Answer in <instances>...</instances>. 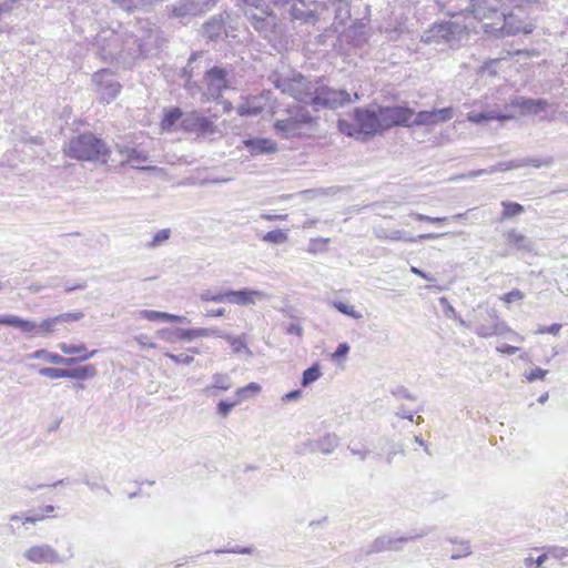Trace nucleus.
Wrapping results in <instances>:
<instances>
[{
  "instance_id": "bf43d9fd",
  "label": "nucleus",
  "mask_w": 568,
  "mask_h": 568,
  "mask_svg": "<svg viewBox=\"0 0 568 568\" xmlns=\"http://www.w3.org/2000/svg\"><path fill=\"white\" fill-rule=\"evenodd\" d=\"M193 334H194V339L197 337H210V336L223 338V336L225 335V333H223L219 328H206V327L193 328Z\"/></svg>"
},
{
  "instance_id": "a878e982",
  "label": "nucleus",
  "mask_w": 568,
  "mask_h": 568,
  "mask_svg": "<svg viewBox=\"0 0 568 568\" xmlns=\"http://www.w3.org/2000/svg\"><path fill=\"white\" fill-rule=\"evenodd\" d=\"M158 334L162 339L169 343L191 342L194 339L193 328H162Z\"/></svg>"
},
{
  "instance_id": "9b49d317",
  "label": "nucleus",
  "mask_w": 568,
  "mask_h": 568,
  "mask_svg": "<svg viewBox=\"0 0 568 568\" xmlns=\"http://www.w3.org/2000/svg\"><path fill=\"white\" fill-rule=\"evenodd\" d=\"M310 81V79L297 72L293 73L292 77L275 73L272 78L276 89L303 103L306 101Z\"/></svg>"
},
{
  "instance_id": "c9c22d12",
  "label": "nucleus",
  "mask_w": 568,
  "mask_h": 568,
  "mask_svg": "<svg viewBox=\"0 0 568 568\" xmlns=\"http://www.w3.org/2000/svg\"><path fill=\"white\" fill-rule=\"evenodd\" d=\"M322 376L321 367L318 363L313 364L308 368H306L301 378V385L303 387H307L314 382H316Z\"/></svg>"
},
{
  "instance_id": "39448f33",
  "label": "nucleus",
  "mask_w": 568,
  "mask_h": 568,
  "mask_svg": "<svg viewBox=\"0 0 568 568\" xmlns=\"http://www.w3.org/2000/svg\"><path fill=\"white\" fill-rule=\"evenodd\" d=\"M274 9L280 11L283 19L291 22L300 21L303 24L315 26L318 14L315 8L317 0H268Z\"/></svg>"
},
{
  "instance_id": "864d4df0",
  "label": "nucleus",
  "mask_w": 568,
  "mask_h": 568,
  "mask_svg": "<svg viewBox=\"0 0 568 568\" xmlns=\"http://www.w3.org/2000/svg\"><path fill=\"white\" fill-rule=\"evenodd\" d=\"M140 317L150 322H168V313L153 310L140 311Z\"/></svg>"
},
{
  "instance_id": "c756f323",
  "label": "nucleus",
  "mask_w": 568,
  "mask_h": 568,
  "mask_svg": "<svg viewBox=\"0 0 568 568\" xmlns=\"http://www.w3.org/2000/svg\"><path fill=\"white\" fill-rule=\"evenodd\" d=\"M274 130L284 139H290L298 134L300 128L293 116L274 122Z\"/></svg>"
},
{
  "instance_id": "f8f14e48",
  "label": "nucleus",
  "mask_w": 568,
  "mask_h": 568,
  "mask_svg": "<svg viewBox=\"0 0 568 568\" xmlns=\"http://www.w3.org/2000/svg\"><path fill=\"white\" fill-rule=\"evenodd\" d=\"M252 28L265 40L273 41L278 37L280 33V18L270 9L265 13H252L248 16Z\"/></svg>"
},
{
  "instance_id": "f704fd0d",
  "label": "nucleus",
  "mask_w": 568,
  "mask_h": 568,
  "mask_svg": "<svg viewBox=\"0 0 568 568\" xmlns=\"http://www.w3.org/2000/svg\"><path fill=\"white\" fill-rule=\"evenodd\" d=\"M223 339L231 345L234 353L240 354L244 352L246 354H251L244 335L233 336L231 334H225Z\"/></svg>"
},
{
  "instance_id": "aec40b11",
  "label": "nucleus",
  "mask_w": 568,
  "mask_h": 568,
  "mask_svg": "<svg viewBox=\"0 0 568 568\" xmlns=\"http://www.w3.org/2000/svg\"><path fill=\"white\" fill-rule=\"evenodd\" d=\"M510 106L517 108L520 110L521 114H539L549 106V103L546 99L542 98H527L521 95H516L510 99Z\"/></svg>"
},
{
  "instance_id": "b1692460",
  "label": "nucleus",
  "mask_w": 568,
  "mask_h": 568,
  "mask_svg": "<svg viewBox=\"0 0 568 568\" xmlns=\"http://www.w3.org/2000/svg\"><path fill=\"white\" fill-rule=\"evenodd\" d=\"M506 243L511 250L521 253H535V242L517 230H509L505 234Z\"/></svg>"
},
{
  "instance_id": "5701e85b",
  "label": "nucleus",
  "mask_w": 568,
  "mask_h": 568,
  "mask_svg": "<svg viewBox=\"0 0 568 568\" xmlns=\"http://www.w3.org/2000/svg\"><path fill=\"white\" fill-rule=\"evenodd\" d=\"M339 438L336 434L327 433L323 437L304 443L305 448L310 453L320 452L324 455H329L338 446Z\"/></svg>"
},
{
  "instance_id": "69168bd1",
  "label": "nucleus",
  "mask_w": 568,
  "mask_h": 568,
  "mask_svg": "<svg viewBox=\"0 0 568 568\" xmlns=\"http://www.w3.org/2000/svg\"><path fill=\"white\" fill-rule=\"evenodd\" d=\"M57 325H58V322L54 316V317L43 320L39 325L37 324L36 329L38 328L39 333L48 335L54 331Z\"/></svg>"
},
{
  "instance_id": "e433bc0d",
  "label": "nucleus",
  "mask_w": 568,
  "mask_h": 568,
  "mask_svg": "<svg viewBox=\"0 0 568 568\" xmlns=\"http://www.w3.org/2000/svg\"><path fill=\"white\" fill-rule=\"evenodd\" d=\"M447 540L458 546V548L453 552L450 557L453 560L465 558L471 555V549L468 540H458L457 538L453 537H449Z\"/></svg>"
},
{
  "instance_id": "412c9836",
  "label": "nucleus",
  "mask_w": 568,
  "mask_h": 568,
  "mask_svg": "<svg viewBox=\"0 0 568 568\" xmlns=\"http://www.w3.org/2000/svg\"><path fill=\"white\" fill-rule=\"evenodd\" d=\"M400 109H404L405 114V123L398 124V128H416V126H433L434 120L430 110H423L419 112H415V110L407 104H399Z\"/></svg>"
},
{
  "instance_id": "f3484780",
  "label": "nucleus",
  "mask_w": 568,
  "mask_h": 568,
  "mask_svg": "<svg viewBox=\"0 0 568 568\" xmlns=\"http://www.w3.org/2000/svg\"><path fill=\"white\" fill-rule=\"evenodd\" d=\"M23 557L33 564H62L65 558L49 544L36 545L23 552Z\"/></svg>"
},
{
  "instance_id": "a19ab883",
  "label": "nucleus",
  "mask_w": 568,
  "mask_h": 568,
  "mask_svg": "<svg viewBox=\"0 0 568 568\" xmlns=\"http://www.w3.org/2000/svg\"><path fill=\"white\" fill-rule=\"evenodd\" d=\"M213 384L207 387V390L220 389L229 390L232 387L231 378L227 374L216 373L212 376Z\"/></svg>"
},
{
  "instance_id": "0eeeda50",
  "label": "nucleus",
  "mask_w": 568,
  "mask_h": 568,
  "mask_svg": "<svg viewBox=\"0 0 568 568\" xmlns=\"http://www.w3.org/2000/svg\"><path fill=\"white\" fill-rule=\"evenodd\" d=\"M217 2L219 0H175L165 7V11L170 19L186 26L193 18L207 13Z\"/></svg>"
},
{
  "instance_id": "3c124183",
  "label": "nucleus",
  "mask_w": 568,
  "mask_h": 568,
  "mask_svg": "<svg viewBox=\"0 0 568 568\" xmlns=\"http://www.w3.org/2000/svg\"><path fill=\"white\" fill-rule=\"evenodd\" d=\"M121 154L125 156L128 162H145L148 160V154L145 152L139 151L134 148H125L121 151Z\"/></svg>"
},
{
  "instance_id": "1a4fd4ad",
  "label": "nucleus",
  "mask_w": 568,
  "mask_h": 568,
  "mask_svg": "<svg viewBox=\"0 0 568 568\" xmlns=\"http://www.w3.org/2000/svg\"><path fill=\"white\" fill-rule=\"evenodd\" d=\"M148 43L144 42L143 26H134L131 31L122 32V57L124 64H131L140 58H148Z\"/></svg>"
},
{
  "instance_id": "dca6fc26",
  "label": "nucleus",
  "mask_w": 568,
  "mask_h": 568,
  "mask_svg": "<svg viewBox=\"0 0 568 568\" xmlns=\"http://www.w3.org/2000/svg\"><path fill=\"white\" fill-rule=\"evenodd\" d=\"M226 18H229L226 12L212 16L202 24L201 36L209 42H217L229 38Z\"/></svg>"
},
{
  "instance_id": "338daca9",
  "label": "nucleus",
  "mask_w": 568,
  "mask_h": 568,
  "mask_svg": "<svg viewBox=\"0 0 568 568\" xmlns=\"http://www.w3.org/2000/svg\"><path fill=\"white\" fill-rule=\"evenodd\" d=\"M467 120L474 124H484L490 121V111L489 112H468Z\"/></svg>"
},
{
  "instance_id": "79ce46f5",
  "label": "nucleus",
  "mask_w": 568,
  "mask_h": 568,
  "mask_svg": "<svg viewBox=\"0 0 568 568\" xmlns=\"http://www.w3.org/2000/svg\"><path fill=\"white\" fill-rule=\"evenodd\" d=\"M28 357L33 358V359H41V361H44L47 363H51L54 365H59V362H60V354L52 353V352H49L43 348L37 349L36 352L29 354Z\"/></svg>"
},
{
  "instance_id": "680f3d73",
  "label": "nucleus",
  "mask_w": 568,
  "mask_h": 568,
  "mask_svg": "<svg viewBox=\"0 0 568 568\" xmlns=\"http://www.w3.org/2000/svg\"><path fill=\"white\" fill-rule=\"evenodd\" d=\"M254 551V548L252 546H246V547H242V546H234V547H229V548H220V549H215L214 552L216 555H220V554H242V555H251L253 554Z\"/></svg>"
},
{
  "instance_id": "5fc2aeb1",
  "label": "nucleus",
  "mask_w": 568,
  "mask_h": 568,
  "mask_svg": "<svg viewBox=\"0 0 568 568\" xmlns=\"http://www.w3.org/2000/svg\"><path fill=\"white\" fill-rule=\"evenodd\" d=\"M97 353H98V349H93L90 353H85V354L80 355L78 357H64V356L60 355L59 365L73 366V365H75L78 363H81V362H84V361H88V359L92 358Z\"/></svg>"
},
{
  "instance_id": "20e7f679",
  "label": "nucleus",
  "mask_w": 568,
  "mask_h": 568,
  "mask_svg": "<svg viewBox=\"0 0 568 568\" xmlns=\"http://www.w3.org/2000/svg\"><path fill=\"white\" fill-rule=\"evenodd\" d=\"M487 7L491 12L486 14L485 20H491V22L484 23L485 32L497 37L531 32V29H528L524 21L514 13L498 9V4H487Z\"/></svg>"
},
{
  "instance_id": "423d86ee",
  "label": "nucleus",
  "mask_w": 568,
  "mask_h": 568,
  "mask_svg": "<svg viewBox=\"0 0 568 568\" xmlns=\"http://www.w3.org/2000/svg\"><path fill=\"white\" fill-rule=\"evenodd\" d=\"M438 10L450 18L463 17L483 21L489 9L487 0H435Z\"/></svg>"
},
{
  "instance_id": "f03ea898",
  "label": "nucleus",
  "mask_w": 568,
  "mask_h": 568,
  "mask_svg": "<svg viewBox=\"0 0 568 568\" xmlns=\"http://www.w3.org/2000/svg\"><path fill=\"white\" fill-rule=\"evenodd\" d=\"M359 100L358 93L354 99L345 89H334L325 83L323 77H315L310 81L305 104L312 106L313 111L336 110L353 101Z\"/></svg>"
},
{
  "instance_id": "774afa93",
  "label": "nucleus",
  "mask_w": 568,
  "mask_h": 568,
  "mask_svg": "<svg viewBox=\"0 0 568 568\" xmlns=\"http://www.w3.org/2000/svg\"><path fill=\"white\" fill-rule=\"evenodd\" d=\"M165 356L170 358L175 364H182V365H190L193 363L194 357L192 355L181 353V354H173V353H165Z\"/></svg>"
},
{
  "instance_id": "e2e57ef3",
  "label": "nucleus",
  "mask_w": 568,
  "mask_h": 568,
  "mask_svg": "<svg viewBox=\"0 0 568 568\" xmlns=\"http://www.w3.org/2000/svg\"><path fill=\"white\" fill-rule=\"evenodd\" d=\"M390 394L396 398L407 399V400H416L417 397L409 392V389L405 386L398 385L392 388Z\"/></svg>"
},
{
  "instance_id": "4d7b16f0",
  "label": "nucleus",
  "mask_w": 568,
  "mask_h": 568,
  "mask_svg": "<svg viewBox=\"0 0 568 568\" xmlns=\"http://www.w3.org/2000/svg\"><path fill=\"white\" fill-rule=\"evenodd\" d=\"M240 404V399L227 400L221 399L216 405L217 414L222 417L229 416L232 409Z\"/></svg>"
},
{
  "instance_id": "4468645a",
  "label": "nucleus",
  "mask_w": 568,
  "mask_h": 568,
  "mask_svg": "<svg viewBox=\"0 0 568 568\" xmlns=\"http://www.w3.org/2000/svg\"><path fill=\"white\" fill-rule=\"evenodd\" d=\"M231 70L222 65H213L204 72V82L207 93L214 100L220 99L224 91L230 88L229 75Z\"/></svg>"
},
{
  "instance_id": "37998d69",
  "label": "nucleus",
  "mask_w": 568,
  "mask_h": 568,
  "mask_svg": "<svg viewBox=\"0 0 568 568\" xmlns=\"http://www.w3.org/2000/svg\"><path fill=\"white\" fill-rule=\"evenodd\" d=\"M503 219H510L524 212V206L517 202L503 201Z\"/></svg>"
},
{
  "instance_id": "4c0bfd02",
  "label": "nucleus",
  "mask_w": 568,
  "mask_h": 568,
  "mask_svg": "<svg viewBox=\"0 0 568 568\" xmlns=\"http://www.w3.org/2000/svg\"><path fill=\"white\" fill-rule=\"evenodd\" d=\"M332 306L341 314L346 315L354 320H361L363 314L355 310L353 305H349L343 301H333Z\"/></svg>"
},
{
  "instance_id": "6e6552de",
  "label": "nucleus",
  "mask_w": 568,
  "mask_h": 568,
  "mask_svg": "<svg viewBox=\"0 0 568 568\" xmlns=\"http://www.w3.org/2000/svg\"><path fill=\"white\" fill-rule=\"evenodd\" d=\"M435 529L434 526H426L420 528L415 535L410 536H399L395 537L390 534H384L378 537H376L366 548L365 554L367 556L374 555V554H381L385 551H402L404 548V545L408 541H413L419 538H423L430 532H433Z\"/></svg>"
},
{
  "instance_id": "ddd939ff",
  "label": "nucleus",
  "mask_w": 568,
  "mask_h": 568,
  "mask_svg": "<svg viewBox=\"0 0 568 568\" xmlns=\"http://www.w3.org/2000/svg\"><path fill=\"white\" fill-rule=\"evenodd\" d=\"M180 129L199 136L213 135L217 130L216 124L211 118L196 110L185 112L183 122L180 123Z\"/></svg>"
},
{
  "instance_id": "a211bd4d",
  "label": "nucleus",
  "mask_w": 568,
  "mask_h": 568,
  "mask_svg": "<svg viewBox=\"0 0 568 568\" xmlns=\"http://www.w3.org/2000/svg\"><path fill=\"white\" fill-rule=\"evenodd\" d=\"M486 320L490 322V324H479L475 328V333L477 336L483 338H489L491 336L504 335L510 332L507 323L499 318L498 312L490 307L486 310Z\"/></svg>"
},
{
  "instance_id": "58836bf2",
  "label": "nucleus",
  "mask_w": 568,
  "mask_h": 568,
  "mask_svg": "<svg viewBox=\"0 0 568 568\" xmlns=\"http://www.w3.org/2000/svg\"><path fill=\"white\" fill-rule=\"evenodd\" d=\"M347 449L351 452L353 456H356L361 462H365L372 455V450L361 442H351L347 446Z\"/></svg>"
},
{
  "instance_id": "cd10ccee",
  "label": "nucleus",
  "mask_w": 568,
  "mask_h": 568,
  "mask_svg": "<svg viewBox=\"0 0 568 568\" xmlns=\"http://www.w3.org/2000/svg\"><path fill=\"white\" fill-rule=\"evenodd\" d=\"M144 42L148 43V57L155 54V51L165 43V38L156 28L143 27Z\"/></svg>"
},
{
  "instance_id": "09e8293b",
  "label": "nucleus",
  "mask_w": 568,
  "mask_h": 568,
  "mask_svg": "<svg viewBox=\"0 0 568 568\" xmlns=\"http://www.w3.org/2000/svg\"><path fill=\"white\" fill-rule=\"evenodd\" d=\"M10 525L9 529L14 534L13 523L21 521L23 526L28 524H37L39 523V517H33L30 511L23 513L21 515L14 514L9 518Z\"/></svg>"
},
{
  "instance_id": "4be33fe9",
  "label": "nucleus",
  "mask_w": 568,
  "mask_h": 568,
  "mask_svg": "<svg viewBox=\"0 0 568 568\" xmlns=\"http://www.w3.org/2000/svg\"><path fill=\"white\" fill-rule=\"evenodd\" d=\"M243 145L251 156L272 154L278 150L277 143L270 138H248L243 141Z\"/></svg>"
},
{
  "instance_id": "bb28decb",
  "label": "nucleus",
  "mask_w": 568,
  "mask_h": 568,
  "mask_svg": "<svg viewBox=\"0 0 568 568\" xmlns=\"http://www.w3.org/2000/svg\"><path fill=\"white\" fill-rule=\"evenodd\" d=\"M0 325L18 328L23 333L33 332L37 327L36 322L12 314H0Z\"/></svg>"
},
{
  "instance_id": "7c9ffc66",
  "label": "nucleus",
  "mask_w": 568,
  "mask_h": 568,
  "mask_svg": "<svg viewBox=\"0 0 568 568\" xmlns=\"http://www.w3.org/2000/svg\"><path fill=\"white\" fill-rule=\"evenodd\" d=\"M97 373L98 371L94 365L87 364L73 368H67V378L87 381L93 378L97 375Z\"/></svg>"
},
{
  "instance_id": "8fccbe9b",
  "label": "nucleus",
  "mask_w": 568,
  "mask_h": 568,
  "mask_svg": "<svg viewBox=\"0 0 568 568\" xmlns=\"http://www.w3.org/2000/svg\"><path fill=\"white\" fill-rule=\"evenodd\" d=\"M59 349L63 353V354H67V355H73V354H80V355H83L85 353H90L88 349H87V346L85 344L83 343H80V344H68V343H60L58 345Z\"/></svg>"
},
{
  "instance_id": "6e6d98bb",
  "label": "nucleus",
  "mask_w": 568,
  "mask_h": 568,
  "mask_svg": "<svg viewBox=\"0 0 568 568\" xmlns=\"http://www.w3.org/2000/svg\"><path fill=\"white\" fill-rule=\"evenodd\" d=\"M38 373L41 376L52 378V379L67 378V369H64V368L41 367V368H39Z\"/></svg>"
},
{
  "instance_id": "9d476101",
  "label": "nucleus",
  "mask_w": 568,
  "mask_h": 568,
  "mask_svg": "<svg viewBox=\"0 0 568 568\" xmlns=\"http://www.w3.org/2000/svg\"><path fill=\"white\" fill-rule=\"evenodd\" d=\"M97 54L104 62L122 61V32L103 30L95 38Z\"/></svg>"
},
{
  "instance_id": "c85d7f7f",
  "label": "nucleus",
  "mask_w": 568,
  "mask_h": 568,
  "mask_svg": "<svg viewBox=\"0 0 568 568\" xmlns=\"http://www.w3.org/2000/svg\"><path fill=\"white\" fill-rule=\"evenodd\" d=\"M185 116V112L182 111L179 106H171L169 109H164L163 116L161 120V129L163 131H172V129L176 125L178 122H183V118Z\"/></svg>"
},
{
  "instance_id": "0e129e2a",
  "label": "nucleus",
  "mask_w": 568,
  "mask_h": 568,
  "mask_svg": "<svg viewBox=\"0 0 568 568\" xmlns=\"http://www.w3.org/2000/svg\"><path fill=\"white\" fill-rule=\"evenodd\" d=\"M171 230L170 229H162L158 231L153 237L152 241L149 243L150 247H156L161 245L163 242L170 239Z\"/></svg>"
},
{
  "instance_id": "c03bdc74",
  "label": "nucleus",
  "mask_w": 568,
  "mask_h": 568,
  "mask_svg": "<svg viewBox=\"0 0 568 568\" xmlns=\"http://www.w3.org/2000/svg\"><path fill=\"white\" fill-rule=\"evenodd\" d=\"M439 303L444 307V313L447 317L454 318L464 327H469L467 322L462 318V316L456 312V310L453 307V305L448 302L447 297H445V296L440 297Z\"/></svg>"
},
{
  "instance_id": "72a5a7b5",
  "label": "nucleus",
  "mask_w": 568,
  "mask_h": 568,
  "mask_svg": "<svg viewBox=\"0 0 568 568\" xmlns=\"http://www.w3.org/2000/svg\"><path fill=\"white\" fill-rule=\"evenodd\" d=\"M263 111V106L254 99H247L243 103H241L236 112L241 116H256L261 114Z\"/></svg>"
},
{
  "instance_id": "2f4dec72",
  "label": "nucleus",
  "mask_w": 568,
  "mask_h": 568,
  "mask_svg": "<svg viewBox=\"0 0 568 568\" xmlns=\"http://www.w3.org/2000/svg\"><path fill=\"white\" fill-rule=\"evenodd\" d=\"M202 302L229 303L230 288H209L200 294Z\"/></svg>"
},
{
  "instance_id": "2eb2a0df",
  "label": "nucleus",
  "mask_w": 568,
  "mask_h": 568,
  "mask_svg": "<svg viewBox=\"0 0 568 568\" xmlns=\"http://www.w3.org/2000/svg\"><path fill=\"white\" fill-rule=\"evenodd\" d=\"M93 82L98 87L100 100L110 103L121 91V84L113 78L109 69H101L93 74Z\"/></svg>"
},
{
  "instance_id": "de8ad7c7",
  "label": "nucleus",
  "mask_w": 568,
  "mask_h": 568,
  "mask_svg": "<svg viewBox=\"0 0 568 568\" xmlns=\"http://www.w3.org/2000/svg\"><path fill=\"white\" fill-rule=\"evenodd\" d=\"M261 390V386L257 383L251 382L244 387H240L235 392L236 399L243 400L257 394Z\"/></svg>"
},
{
  "instance_id": "473e14b6",
  "label": "nucleus",
  "mask_w": 568,
  "mask_h": 568,
  "mask_svg": "<svg viewBox=\"0 0 568 568\" xmlns=\"http://www.w3.org/2000/svg\"><path fill=\"white\" fill-rule=\"evenodd\" d=\"M244 10V14L248 18L252 13H265L268 12L270 3L266 0H237Z\"/></svg>"
},
{
  "instance_id": "13d9d810",
  "label": "nucleus",
  "mask_w": 568,
  "mask_h": 568,
  "mask_svg": "<svg viewBox=\"0 0 568 568\" xmlns=\"http://www.w3.org/2000/svg\"><path fill=\"white\" fill-rule=\"evenodd\" d=\"M387 444H389V450L385 457V463L387 465H392L394 457L396 455H398V454L405 455V449H404L403 444H400V443H394V442L387 440Z\"/></svg>"
},
{
  "instance_id": "ea45409f",
  "label": "nucleus",
  "mask_w": 568,
  "mask_h": 568,
  "mask_svg": "<svg viewBox=\"0 0 568 568\" xmlns=\"http://www.w3.org/2000/svg\"><path fill=\"white\" fill-rule=\"evenodd\" d=\"M430 111L433 114V120H434L435 125L450 121L454 118V113H455L453 106H446V108H442V109H433Z\"/></svg>"
},
{
  "instance_id": "6ab92c4d",
  "label": "nucleus",
  "mask_w": 568,
  "mask_h": 568,
  "mask_svg": "<svg viewBox=\"0 0 568 568\" xmlns=\"http://www.w3.org/2000/svg\"><path fill=\"white\" fill-rule=\"evenodd\" d=\"M456 29L457 26L449 21L434 23L424 32L422 41L425 43H439L440 41L450 42L454 39Z\"/></svg>"
},
{
  "instance_id": "7ed1b4c3",
  "label": "nucleus",
  "mask_w": 568,
  "mask_h": 568,
  "mask_svg": "<svg viewBox=\"0 0 568 568\" xmlns=\"http://www.w3.org/2000/svg\"><path fill=\"white\" fill-rule=\"evenodd\" d=\"M65 154L78 161L106 163L110 149L105 141L92 132H83L71 138L64 150Z\"/></svg>"
},
{
  "instance_id": "f257e3e1",
  "label": "nucleus",
  "mask_w": 568,
  "mask_h": 568,
  "mask_svg": "<svg viewBox=\"0 0 568 568\" xmlns=\"http://www.w3.org/2000/svg\"><path fill=\"white\" fill-rule=\"evenodd\" d=\"M405 110L399 104L383 105L372 102L364 106L353 109L352 121L337 120L338 131L359 142H367L375 136H382L398 124H404Z\"/></svg>"
},
{
  "instance_id": "a18cd8bd",
  "label": "nucleus",
  "mask_w": 568,
  "mask_h": 568,
  "mask_svg": "<svg viewBox=\"0 0 568 568\" xmlns=\"http://www.w3.org/2000/svg\"><path fill=\"white\" fill-rule=\"evenodd\" d=\"M377 237L390 240V241H404V242H415L416 241L413 237L406 236V233L402 230H392V231L382 230L381 233L377 234Z\"/></svg>"
},
{
  "instance_id": "603ef678",
  "label": "nucleus",
  "mask_w": 568,
  "mask_h": 568,
  "mask_svg": "<svg viewBox=\"0 0 568 568\" xmlns=\"http://www.w3.org/2000/svg\"><path fill=\"white\" fill-rule=\"evenodd\" d=\"M286 240L287 234L281 229L268 231L263 236V241L272 244H283Z\"/></svg>"
},
{
  "instance_id": "052dcab7",
  "label": "nucleus",
  "mask_w": 568,
  "mask_h": 568,
  "mask_svg": "<svg viewBox=\"0 0 568 568\" xmlns=\"http://www.w3.org/2000/svg\"><path fill=\"white\" fill-rule=\"evenodd\" d=\"M293 118L297 122L300 129H302L303 125H310L315 121V118L305 109L298 110Z\"/></svg>"
},
{
  "instance_id": "49530a36",
  "label": "nucleus",
  "mask_w": 568,
  "mask_h": 568,
  "mask_svg": "<svg viewBox=\"0 0 568 568\" xmlns=\"http://www.w3.org/2000/svg\"><path fill=\"white\" fill-rule=\"evenodd\" d=\"M519 168H524V162H518L516 159V160H510V161H506V162H499V163H496L495 165H491L488 169V173L493 174V173H497V172H506V171H510V170L519 169Z\"/></svg>"
},
{
  "instance_id": "393cba45",
  "label": "nucleus",
  "mask_w": 568,
  "mask_h": 568,
  "mask_svg": "<svg viewBox=\"0 0 568 568\" xmlns=\"http://www.w3.org/2000/svg\"><path fill=\"white\" fill-rule=\"evenodd\" d=\"M261 296H263L262 292L248 287H243L241 290L230 288L229 304H236L242 306L253 305L255 304V297Z\"/></svg>"
}]
</instances>
